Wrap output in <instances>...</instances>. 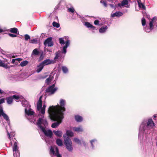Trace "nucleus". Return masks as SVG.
<instances>
[{"mask_svg": "<svg viewBox=\"0 0 157 157\" xmlns=\"http://www.w3.org/2000/svg\"><path fill=\"white\" fill-rule=\"evenodd\" d=\"M109 6H110L112 8H115V6H114L113 5V4H109Z\"/></svg>", "mask_w": 157, "mask_h": 157, "instance_id": "52", "label": "nucleus"}, {"mask_svg": "<svg viewBox=\"0 0 157 157\" xmlns=\"http://www.w3.org/2000/svg\"><path fill=\"white\" fill-rule=\"evenodd\" d=\"M82 143L83 144V145L85 146L86 145V144L85 143V141H82Z\"/></svg>", "mask_w": 157, "mask_h": 157, "instance_id": "53", "label": "nucleus"}, {"mask_svg": "<svg viewBox=\"0 0 157 157\" xmlns=\"http://www.w3.org/2000/svg\"><path fill=\"white\" fill-rule=\"evenodd\" d=\"M4 112L3 109L2 107H0V117H1V116H2L3 114H4Z\"/></svg>", "mask_w": 157, "mask_h": 157, "instance_id": "39", "label": "nucleus"}, {"mask_svg": "<svg viewBox=\"0 0 157 157\" xmlns=\"http://www.w3.org/2000/svg\"><path fill=\"white\" fill-rule=\"evenodd\" d=\"M25 40H27L30 38V36L28 34H25Z\"/></svg>", "mask_w": 157, "mask_h": 157, "instance_id": "40", "label": "nucleus"}, {"mask_svg": "<svg viewBox=\"0 0 157 157\" xmlns=\"http://www.w3.org/2000/svg\"><path fill=\"white\" fill-rule=\"evenodd\" d=\"M108 29V27L106 25H104L101 27L99 29V32L101 33H104Z\"/></svg>", "mask_w": 157, "mask_h": 157, "instance_id": "19", "label": "nucleus"}, {"mask_svg": "<svg viewBox=\"0 0 157 157\" xmlns=\"http://www.w3.org/2000/svg\"><path fill=\"white\" fill-rule=\"evenodd\" d=\"M100 3L102 4V5L105 7H106L107 6V4L106 3L104 2V1H100Z\"/></svg>", "mask_w": 157, "mask_h": 157, "instance_id": "46", "label": "nucleus"}, {"mask_svg": "<svg viewBox=\"0 0 157 157\" xmlns=\"http://www.w3.org/2000/svg\"><path fill=\"white\" fill-rule=\"evenodd\" d=\"M90 142L91 144V146L92 149H94V144H97L98 142L97 140L95 139H93L90 141Z\"/></svg>", "mask_w": 157, "mask_h": 157, "instance_id": "25", "label": "nucleus"}, {"mask_svg": "<svg viewBox=\"0 0 157 157\" xmlns=\"http://www.w3.org/2000/svg\"><path fill=\"white\" fill-rule=\"evenodd\" d=\"M9 31L12 33H17L18 31V29L16 28H13L9 29Z\"/></svg>", "mask_w": 157, "mask_h": 157, "instance_id": "27", "label": "nucleus"}, {"mask_svg": "<svg viewBox=\"0 0 157 157\" xmlns=\"http://www.w3.org/2000/svg\"><path fill=\"white\" fill-rule=\"evenodd\" d=\"M2 117L3 118L5 119L6 121H9V117L5 113L2 115Z\"/></svg>", "mask_w": 157, "mask_h": 157, "instance_id": "37", "label": "nucleus"}, {"mask_svg": "<svg viewBox=\"0 0 157 157\" xmlns=\"http://www.w3.org/2000/svg\"><path fill=\"white\" fill-rule=\"evenodd\" d=\"M16 60H17L19 62H20V58H18L17 59H13L12 61V63H16L15 62Z\"/></svg>", "mask_w": 157, "mask_h": 157, "instance_id": "43", "label": "nucleus"}, {"mask_svg": "<svg viewBox=\"0 0 157 157\" xmlns=\"http://www.w3.org/2000/svg\"><path fill=\"white\" fill-rule=\"evenodd\" d=\"M39 53V52L38 51V50L37 48L35 49L33 51L32 54L35 55H38Z\"/></svg>", "mask_w": 157, "mask_h": 157, "instance_id": "35", "label": "nucleus"}, {"mask_svg": "<svg viewBox=\"0 0 157 157\" xmlns=\"http://www.w3.org/2000/svg\"><path fill=\"white\" fill-rule=\"evenodd\" d=\"M42 96H41L38 100L37 105V109L38 111H40V112L42 114H44L45 112V109L46 105L45 104H44L42 107V101L41 98Z\"/></svg>", "mask_w": 157, "mask_h": 157, "instance_id": "8", "label": "nucleus"}, {"mask_svg": "<svg viewBox=\"0 0 157 157\" xmlns=\"http://www.w3.org/2000/svg\"><path fill=\"white\" fill-rule=\"evenodd\" d=\"M7 103L9 104H10L12 103L13 101V99L12 96H10L6 98Z\"/></svg>", "mask_w": 157, "mask_h": 157, "instance_id": "24", "label": "nucleus"}, {"mask_svg": "<svg viewBox=\"0 0 157 157\" xmlns=\"http://www.w3.org/2000/svg\"><path fill=\"white\" fill-rule=\"evenodd\" d=\"M138 4L139 7L140 8L144 10H145L146 9L145 6L142 3H140L138 2Z\"/></svg>", "mask_w": 157, "mask_h": 157, "instance_id": "28", "label": "nucleus"}, {"mask_svg": "<svg viewBox=\"0 0 157 157\" xmlns=\"http://www.w3.org/2000/svg\"><path fill=\"white\" fill-rule=\"evenodd\" d=\"M52 25L54 27H56L57 28H59L60 26L59 24L55 21L53 22Z\"/></svg>", "mask_w": 157, "mask_h": 157, "instance_id": "36", "label": "nucleus"}, {"mask_svg": "<svg viewBox=\"0 0 157 157\" xmlns=\"http://www.w3.org/2000/svg\"><path fill=\"white\" fill-rule=\"evenodd\" d=\"M94 23L96 25H99V21L98 20H95L94 21Z\"/></svg>", "mask_w": 157, "mask_h": 157, "instance_id": "47", "label": "nucleus"}, {"mask_svg": "<svg viewBox=\"0 0 157 157\" xmlns=\"http://www.w3.org/2000/svg\"><path fill=\"white\" fill-rule=\"evenodd\" d=\"M3 91H2V90L0 89V94H2L3 93Z\"/></svg>", "mask_w": 157, "mask_h": 157, "instance_id": "54", "label": "nucleus"}, {"mask_svg": "<svg viewBox=\"0 0 157 157\" xmlns=\"http://www.w3.org/2000/svg\"><path fill=\"white\" fill-rule=\"evenodd\" d=\"M50 154L52 157H62L59 154V149L56 146H51L50 149Z\"/></svg>", "mask_w": 157, "mask_h": 157, "instance_id": "7", "label": "nucleus"}, {"mask_svg": "<svg viewBox=\"0 0 157 157\" xmlns=\"http://www.w3.org/2000/svg\"><path fill=\"white\" fill-rule=\"evenodd\" d=\"M55 84H53L52 86L49 87L46 90V92L48 93L49 94H53L57 90V87L54 88Z\"/></svg>", "mask_w": 157, "mask_h": 157, "instance_id": "11", "label": "nucleus"}, {"mask_svg": "<svg viewBox=\"0 0 157 157\" xmlns=\"http://www.w3.org/2000/svg\"><path fill=\"white\" fill-rule=\"evenodd\" d=\"M48 124L46 119L44 115H42L39 117L37 122V124L40 129L42 128L46 127Z\"/></svg>", "mask_w": 157, "mask_h": 157, "instance_id": "5", "label": "nucleus"}, {"mask_svg": "<svg viewBox=\"0 0 157 157\" xmlns=\"http://www.w3.org/2000/svg\"><path fill=\"white\" fill-rule=\"evenodd\" d=\"M40 129L46 136L50 138L52 137V132L51 130L46 129V127L42 128Z\"/></svg>", "mask_w": 157, "mask_h": 157, "instance_id": "12", "label": "nucleus"}, {"mask_svg": "<svg viewBox=\"0 0 157 157\" xmlns=\"http://www.w3.org/2000/svg\"><path fill=\"white\" fill-rule=\"evenodd\" d=\"M52 38L50 37L47 38L44 41V44L45 45H48V47H51L53 46V43L52 41Z\"/></svg>", "mask_w": 157, "mask_h": 157, "instance_id": "15", "label": "nucleus"}, {"mask_svg": "<svg viewBox=\"0 0 157 157\" xmlns=\"http://www.w3.org/2000/svg\"><path fill=\"white\" fill-rule=\"evenodd\" d=\"M64 38L66 39V42L64 43L63 39L62 38H60L59 39V40L60 44L62 45L64 44H65L63 47V50L62 51V53L65 54L67 52V48L70 45V40L68 39V37L67 36L65 37Z\"/></svg>", "mask_w": 157, "mask_h": 157, "instance_id": "6", "label": "nucleus"}, {"mask_svg": "<svg viewBox=\"0 0 157 157\" xmlns=\"http://www.w3.org/2000/svg\"><path fill=\"white\" fill-rule=\"evenodd\" d=\"M51 80H52L51 78H50V77H49V78H47L46 80V82L47 84H48L51 81Z\"/></svg>", "mask_w": 157, "mask_h": 157, "instance_id": "42", "label": "nucleus"}, {"mask_svg": "<svg viewBox=\"0 0 157 157\" xmlns=\"http://www.w3.org/2000/svg\"><path fill=\"white\" fill-rule=\"evenodd\" d=\"M56 143L59 146H62L63 145L62 140L59 139H58L56 140Z\"/></svg>", "mask_w": 157, "mask_h": 157, "instance_id": "30", "label": "nucleus"}, {"mask_svg": "<svg viewBox=\"0 0 157 157\" xmlns=\"http://www.w3.org/2000/svg\"><path fill=\"white\" fill-rule=\"evenodd\" d=\"M49 114V116L50 117V119L51 120L53 121H57V122L54 123L52 124V127L53 128H56L57 127L59 124L61 122H62V120L63 119V116L62 118H61V117H58L57 119H56V120H54L52 118V117L50 115V114L49 113H48Z\"/></svg>", "mask_w": 157, "mask_h": 157, "instance_id": "10", "label": "nucleus"}, {"mask_svg": "<svg viewBox=\"0 0 157 157\" xmlns=\"http://www.w3.org/2000/svg\"><path fill=\"white\" fill-rule=\"evenodd\" d=\"M44 67V65L41 63L37 67L36 71L38 73L40 72L43 69Z\"/></svg>", "mask_w": 157, "mask_h": 157, "instance_id": "21", "label": "nucleus"}, {"mask_svg": "<svg viewBox=\"0 0 157 157\" xmlns=\"http://www.w3.org/2000/svg\"><path fill=\"white\" fill-rule=\"evenodd\" d=\"M72 129L74 131L77 132H82L83 131V129L81 126L78 127H73Z\"/></svg>", "mask_w": 157, "mask_h": 157, "instance_id": "18", "label": "nucleus"}, {"mask_svg": "<svg viewBox=\"0 0 157 157\" xmlns=\"http://www.w3.org/2000/svg\"><path fill=\"white\" fill-rule=\"evenodd\" d=\"M21 59L20 58V60L21 61Z\"/></svg>", "mask_w": 157, "mask_h": 157, "instance_id": "57", "label": "nucleus"}, {"mask_svg": "<svg viewBox=\"0 0 157 157\" xmlns=\"http://www.w3.org/2000/svg\"><path fill=\"white\" fill-rule=\"evenodd\" d=\"M123 13L122 12L117 11L116 12L111 14V17H120L123 15Z\"/></svg>", "mask_w": 157, "mask_h": 157, "instance_id": "17", "label": "nucleus"}, {"mask_svg": "<svg viewBox=\"0 0 157 157\" xmlns=\"http://www.w3.org/2000/svg\"><path fill=\"white\" fill-rule=\"evenodd\" d=\"M66 137V135L67 136H73L74 134L73 132L70 130H67L66 132V135H64Z\"/></svg>", "mask_w": 157, "mask_h": 157, "instance_id": "26", "label": "nucleus"}, {"mask_svg": "<svg viewBox=\"0 0 157 157\" xmlns=\"http://www.w3.org/2000/svg\"><path fill=\"white\" fill-rule=\"evenodd\" d=\"M18 148L19 147L17 146V142H14L13 148V155L14 157H17L20 155L19 150H18Z\"/></svg>", "mask_w": 157, "mask_h": 157, "instance_id": "13", "label": "nucleus"}, {"mask_svg": "<svg viewBox=\"0 0 157 157\" xmlns=\"http://www.w3.org/2000/svg\"><path fill=\"white\" fill-rule=\"evenodd\" d=\"M68 11L69 12L73 13L75 11V10L73 7H71L68 9Z\"/></svg>", "mask_w": 157, "mask_h": 157, "instance_id": "44", "label": "nucleus"}, {"mask_svg": "<svg viewBox=\"0 0 157 157\" xmlns=\"http://www.w3.org/2000/svg\"><path fill=\"white\" fill-rule=\"evenodd\" d=\"M44 58V56L42 54L40 57V58H39V59L40 60H42Z\"/></svg>", "mask_w": 157, "mask_h": 157, "instance_id": "50", "label": "nucleus"}, {"mask_svg": "<svg viewBox=\"0 0 157 157\" xmlns=\"http://www.w3.org/2000/svg\"><path fill=\"white\" fill-rule=\"evenodd\" d=\"M7 134L8 138L9 139H10V138H11L10 137V134L9 132L8 131H7Z\"/></svg>", "mask_w": 157, "mask_h": 157, "instance_id": "51", "label": "nucleus"}, {"mask_svg": "<svg viewBox=\"0 0 157 157\" xmlns=\"http://www.w3.org/2000/svg\"><path fill=\"white\" fill-rule=\"evenodd\" d=\"M65 100L61 99L60 101V105L52 106H50L48 109V112L50 114L53 120H56L58 117L62 118L63 116V112L65 111Z\"/></svg>", "mask_w": 157, "mask_h": 157, "instance_id": "1", "label": "nucleus"}, {"mask_svg": "<svg viewBox=\"0 0 157 157\" xmlns=\"http://www.w3.org/2000/svg\"><path fill=\"white\" fill-rule=\"evenodd\" d=\"M20 101L23 106L25 107V112L26 114L28 116H31L34 114V111L30 108V106L28 102L23 97L20 96Z\"/></svg>", "mask_w": 157, "mask_h": 157, "instance_id": "3", "label": "nucleus"}, {"mask_svg": "<svg viewBox=\"0 0 157 157\" xmlns=\"http://www.w3.org/2000/svg\"><path fill=\"white\" fill-rule=\"evenodd\" d=\"M75 119L76 121L78 122H81L83 120L82 117L78 115H75Z\"/></svg>", "mask_w": 157, "mask_h": 157, "instance_id": "22", "label": "nucleus"}, {"mask_svg": "<svg viewBox=\"0 0 157 157\" xmlns=\"http://www.w3.org/2000/svg\"><path fill=\"white\" fill-rule=\"evenodd\" d=\"M55 63L56 61L54 60H51L49 59H47L41 62L44 66L54 64Z\"/></svg>", "mask_w": 157, "mask_h": 157, "instance_id": "16", "label": "nucleus"}, {"mask_svg": "<svg viewBox=\"0 0 157 157\" xmlns=\"http://www.w3.org/2000/svg\"><path fill=\"white\" fill-rule=\"evenodd\" d=\"M153 117L154 118H155V117H156V115H155L153 116Z\"/></svg>", "mask_w": 157, "mask_h": 157, "instance_id": "55", "label": "nucleus"}, {"mask_svg": "<svg viewBox=\"0 0 157 157\" xmlns=\"http://www.w3.org/2000/svg\"><path fill=\"white\" fill-rule=\"evenodd\" d=\"M85 25L88 28H91L93 29L96 30V27L88 22H85Z\"/></svg>", "mask_w": 157, "mask_h": 157, "instance_id": "20", "label": "nucleus"}, {"mask_svg": "<svg viewBox=\"0 0 157 157\" xmlns=\"http://www.w3.org/2000/svg\"><path fill=\"white\" fill-rule=\"evenodd\" d=\"M64 144L66 148L70 152H72L73 150V147L72 145V142L69 137H66L65 135H63Z\"/></svg>", "mask_w": 157, "mask_h": 157, "instance_id": "4", "label": "nucleus"}, {"mask_svg": "<svg viewBox=\"0 0 157 157\" xmlns=\"http://www.w3.org/2000/svg\"><path fill=\"white\" fill-rule=\"evenodd\" d=\"M5 102V99L4 98H2L0 99V106H1V104Z\"/></svg>", "mask_w": 157, "mask_h": 157, "instance_id": "45", "label": "nucleus"}, {"mask_svg": "<svg viewBox=\"0 0 157 157\" xmlns=\"http://www.w3.org/2000/svg\"><path fill=\"white\" fill-rule=\"evenodd\" d=\"M146 121H144L140 125V131L139 134V137H141L146 129L151 130L153 128L155 127V124L153 121L151 119H150L148 120L146 125Z\"/></svg>", "mask_w": 157, "mask_h": 157, "instance_id": "2", "label": "nucleus"}, {"mask_svg": "<svg viewBox=\"0 0 157 157\" xmlns=\"http://www.w3.org/2000/svg\"><path fill=\"white\" fill-rule=\"evenodd\" d=\"M28 63V62L26 60L23 61L20 63V66L22 67L25 66L27 65Z\"/></svg>", "mask_w": 157, "mask_h": 157, "instance_id": "34", "label": "nucleus"}, {"mask_svg": "<svg viewBox=\"0 0 157 157\" xmlns=\"http://www.w3.org/2000/svg\"><path fill=\"white\" fill-rule=\"evenodd\" d=\"M117 6L121 8L124 7L126 8L129 7V6L128 5V2L127 0H123L121 3H118Z\"/></svg>", "mask_w": 157, "mask_h": 157, "instance_id": "14", "label": "nucleus"}, {"mask_svg": "<svg viewBox=\"0 0 157 157\" xmlns=\"http://www.w3.org/2000/svg\"><path fill=\"white\" fill-rule=\"evenodd\" d=\"M157 18L156 17H154L150 21L149 25L150 28H149L148 27H146L144 28V31L147 32L149 33L150 32L151 30L153 29V23L154 22V21L157 19Z\"/></svg>", "mask_w": 157, "mask_h": 157, "instance_id": "9", "label": "nucleus"}, {"mask_svg": "<svg viewBox=\"0 0 157 157\" xmlns=\"http://www.w3.org/2000/svg\"><path fill=\"white\" fill-rule=\"evenodd\" d=\"M46 78V77H44L43 78Z\"/></svg>", "mask_w": 157, "mask_h": 157, "instance_id": "56", "label": "nucleus"}, {"mask_svg": "<svg viewBox=\"0 0 157 157\" xmlns=\"http://www.w3.org/2000/svg\"><path fill=\"white\" fill-rule=\"evenodd\" d=\"M12 97L13 99H15L16 100H18L20 98V97L19 96H17L16 95H14L12 96Z\"/></svg>", "mask_w": 157, "mask_h": 157, "instance_id": "41", "label": "nucleus"}, {"mask_svg": "<svg viewBox=\"0 0 157 157\" xmlns=\"http://www.w3.org/2000/svg\"><path fill=\"white\" fill-rule=\"evenodd\" d=\"M61 52L60 51H58L56 53V56L54 58V59L53 60H54L55 61V60L59 58V57L61 54Z\"/></svg>", "mask_w": 157, "mask_h": 157, "instance_id": "29", "label": "nucleus"}, {"mask_svg": "<svg viewBox=\"0 0 157 157\" xmlns=\"http://www.w3.org/2000/svg\"><path fill=\"white\" fill-rule=\"evenodd\" d=\"M73 141L75 142L78 144L80 145L81 144V140L77 138H75L74 139Z\"/></svg>", "mask_w": 157, "mask_h": 157, "instance_id": "32", "label": "nucleus"}, {"mask_svg": "<svg viewBox=\"0 0 157 157\" xmlns=\"http://www.w3.org/2000/svg\"><path fill=\"white\" fill-rule=\"evenodd\" d=\"M37 40L36 39H33L30 40V43H34L36 42Z\"/></svg>", "mask_w": 157, "mask_h": 157, "instance_id": "48", "label": "nucleus"}, {"mask_svg": "<svg viewBox=\"0 0 157 157\" xmlns=\"http://www.w3.org/2000/svg\"><path fill=\"white\" fill-rule=\"evenodd\" d=\"M62 69L63 72L64 73H66L68 72V69L66 66H62Z\"/></svg>", "mask_w": 157, "mask_h": 157, "instance_id": "33", "label": "nucleus"}, {"mask_svg": "<svg viewBox=\"0 0 157 157\" xmlns=\"http://www.w3.org/2000/svg\"><path fill=\"white\" fill-rule=\"evenodd\" d=\"M141 22H142V25L143 26H144L146 24V20L143 17L141 20Z\"/></svg>", "mask_w": 157, "mask_h": 157, "instance_id": "38", "label": "nucleus"}, {"mask_svg": "<svg viewBox=\"0 0 157 157\" xmlns=\"http://www.w3.org/2000/svg\"><path fill=\"white\" fill-rule=\"evenodd\" d=\"M9 35L10 37H14L17 36V35L15 34H13L11 33H9L8 34Z\"/></svg>", "mask_w": 157, "mask_h": 157, "instance_id": "49", "label": "nucleus"}, {"mask_svg": "<svg viewBox=\"0 0 157 157\" xmlns=\"http://www.w3.org/2000/svg\"><path fill=\"white\" fill-rule=\"evenodd\" d=\"M0 67H4L6 68H8L7 65L5 64V63H3L1 60H0Z\"/></svg>", "mask_w": 157, "mask_h": 157, "instance_id": "31", "label": "nucleus"}, {"mask_svg": "<svg viewBox=\"0 0 157 157\" xmlns=\"http://www.w3.org/2000/svg\"><path fill=\"white\" fill-rule=\"evenodd\" d=\"M53 132L54 134L57 136L61 137L62 136V132L60 131H54Z\"/></svg>", "mask_w": 157, "mask_h": 157, "instance_id": "23", "label": "nucleus"}]
</instances>
